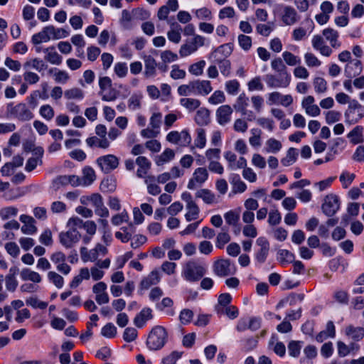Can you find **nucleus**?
I'll return each mask as SVG.
<instances>
[{"mask_svg": "<svg viewBox=\"0 0 364 364\" xmlns=\"http://www.w3.org/2000/svg\"><path fill=\"white\" fill-rule=\"evenodd\" d=\"M153 318L152 310L150 308H144L134 318V323L138 328L144 326L147 321Z\"/></svg>", "mask_w": 364, "mask_h": 364, "instance_id": "412c9836", "label": "nucleus"}, {"mask_svg": "<svg viewBox=\"0 0 364 364\" xmlns=\"http://www.w3.org/2000/svg\"><path fill=\"white\" fill-rule=\"evenodd\" d=\"M247 87L250 91L263 90L264 85L261 81L260 77H255L252 80H250L247 83Z\"/></svg>", "mask_w": 364, "mask_h": 364, "instance_id": "69168bd1", "label": "nucleus"}, {"mask_svg": "<svg viewBox=\"0 0 364 364\" xmlns=\"http://www.w3.org/2000/svg\"><path fill=\"white\" fill-rule=\"evenodd\" d=\"M18 268L13 267L10 268L9 274L4 277L6 289L9 291H14L18 286L16 275L18 273Z\"/></svg>", "mask_w": 364, "mask_h": 364, "instance_id": "a878e982", "label": "nucleus"}, {"mask_svg": "<svg viewBox=\"0 0 364 364\" xmlns=\"http://www.w3.org/2000/svg\"><path fill=\"white\" fill-rule=\"evenodd\" d=\"M107 248L102 245L98 243L95 248L90 250V262H95L100 256H105L107 254Z\"/></svg>", "mask_w": 364, "mask_h": 364, "instance_id": "ea45409f", "label": "nucleus"}, {"mask_svg": "<svg viewBox=\"0 0 364 364\" xmlns=\"http://www.w3.org/2000/svg\"><path fill=\"white\" fill-rule=\"evenodd\" d=\"M250 132L252 134V136L249 139L250 145L254 147L260 146L262 131L259 129L254 128L250 130Z\"/></svg>", "mask_w": 364, "mask_h": 364, "instance_id": "3c124183", "label": "nucleus"}, {"mask_svg": "<svg viewBox=\"0 0 364 364\" xmlns=\"http://www.w3.org/2000/svg\"><path fill=\"white\" fill-rule=\"evenodd\" d=\"M226 92L231 95H235L240 90V83L237 80H228L225 85Z\"/></svg>", "mask_w": 364, "mask_h": 364, "instance_id": "4d7b16f0", "label": "nucleus"}, {"mask_svg": "<svg viewBox=\"0 0 364 364\" xmlns=\"http://www.w3.org/2000/svg\"><path fill=\"white\" fill-rule=\"evenodd\" d=\"M114 72L119 77H125L128 73V67L127 63L124 62H118L115 63Z\"/></svg>", "mask_w": 364, "mask_h": 364, "instance_id": "680f3d73", "label": "nucleus"}, {"mask_svg": "<svg viewBox=\"0 0 364 364\" xmlns=\"http://www.w3.org/2000/svg\"><path fill=\"white\" fill-rule=\"evenodd\" d=\"M48 279L52 282L58 289H61L64 284V279L59 274L55 272L50 271L48 273Z\"/></svg>", "mask_w": 364, "mask_h": 364, "instance_id": "09e8293b", "label": "nucleus"}, {"mask_svg": "<svg viewBox=\"0 0 364 364\" xmlns=\"http://www.w3.org/2000/svg\"><path fill=\"white\" fill-rule=\"evenodd\" d=\"M195 122L200 126L207 125L210 122V112L208 109H199L195 116Z\"/></svg>", "mask_w": 364, "mask_h": 364, "instance_id": "c756f323", "label": "nucleus"}, {"mask_svg": "<svg viewBox=\"0 0 364 364\" xmlns=\"http://www.w3.org/2000/svg\"><path fill=\"white\" fill-rule=\"evenodd\" d=\"M208 178V172L205 168H197L194 171L192 178L189 180L187 188L191 190L196 189L198 186L205 183Z\"/></svg>", "mask_w": 364, "mask_h": 364, "instance_id": "9d476101", "label": "nucleus"}, {"mask_svg": "<svg viewBox=\"0 0 364 364\" xmlns=\"http://www.w3.org/2000/svg\"><path fill=\"white\" fill-rule=\"evenodd\" d=\"M193 81L196 95L206 96L212 92L213 87L210 81L208 80H196Z\"/></svg>", "mask_w": 364, "mask_h": 364, "instance_id": "6ab92c4d", "label": "nucleus"}, {"mask_svg": "<svg viewBox=\"0 0 364 364\" xmlns=\"http://www.w3.org/2000/svg\"><path fill=\"white\" fill-rule=\"evenodd\" d=\"M205 61L201 60L197 63L191 65L188 68V71L193 75L200 76L203 73V69L205 66Z\"/></svg>", "mask_w": 364, "mask_h": 364, "instance_id": "8fccbe9b", "label": "nucleus"}, {"mask_svg": "<svg viewBox=\"0 0 364 364\" xmlns=\"http://www.w3.org/2000/svg\"><path fill=\"white\" fill-rule=\"evenodd\" d=\"M282 147V143L274 138H270L267 140L264 150L267 153H277Z\"/></svg>", "mask_w": 364, "mask_h": 364, "instance_id": "79ce46f5", "label": "nucleus"}, {"mask_svg": "<svg viewBox=\"0 0 364 364\" xmlns=\"http://www.w3.org/2000/svg\"><path fill=\"white\" fill-rule=\"evenodd\" d=\"M81 235L76 228H70L59 235L60 242L66 248L72 247L80 240Z\"/></svg>", "mask_w": 364, "mask_h": 364, "instance_id": "1a4fd4ad", "label": "nucleus"}, {"mask_svg": "<svg viewBox=\"0 0 364 364\" xmlns=\"http://www.w3.org/2000/svg\"><path fill=\"white\" fill-rule=\"evenodd\" d=\"M232 113V109L230 105H225L220 106L216 111L218 122L222 126L229 123L231 119Z\"/></svg>", "mask_w": 364, "mask_h": 364, "instance_id": "f3484780", "label": "nucleus"}, {"mask_svg": "<svg viewBox=\"0 0 364 364\" xmlns=\"http://www.w3.org/2000/svg\"><path fill=\"white\" fill-rule=\"evenodd\" d=\"M213 62L218 65L220 73L225 77L231 74V63L227 59L216 58Z\"/></svg>", "mask_w": 364, "mask_h": 364, "instance_id": "4c0bfd02", "label": "nucleus"}, {"mask_svg": "<svg viewBox=\"0 0 364 364\" xmlns=\"http://www.w3.org/2000/svg\"><path fill=\"white\" fill-rule=\"evenodd\" d=\"M97 164L105 173H109L119 166V159L113 154H107L97 159Z\"/></svg>", "mask_w": 364, "mask_h": 364, "instance_id": "0eeeda50", "label": "nucleus"}, {"mask_svg": "<svg viewBox=\"0 0 364 364\" xmlns=\"http://www.w3.org/2000/svg\"><path fill=\"white\" fill-rule=\"evenodd\" d=\"M48 65L39 58H33L27 60L23 64V68L26 70L35 69L38 72H41L46 69Z\"/></svg>", "mask_w": 364, "mask_h": 364, "instance_id": "c85d7f7f", "label": "nucleus"}, {"mask_svg": "<svg viewBox=\"0 0 364 364\" xmlns=\"http://www.w3.org/2000/svg\"><path fill=\"white\" fill-rule=\"evenodd\" d=\"M95 178V173L92 168L86 166L82 169V178L81 179L82 186H90L93 183Z\"/></svg>", "mask_w": 364, "mask_h": 364, "instance_id": "c9c22d12", "label": "nucleus"}, {"mask_svg": "<svg viewBox=\"0 0 364 364\" xmlns=\"http://www.w3.org/2000/svg\"><path fill=\"white\" fill-rule=\"evenodd\" d=\"M6 117L20 122H28L34 117V114L26 103L10 102L6 105Z\"/></svg>", "mask_w": 364, "mask_h": 364, "instance_id": "f257e3e1", "label": "nucleus"}, {"mask_svg": "<svg viewBox=\"0 0 364 364\" xmlns=\"http://www.w3.org/2000/svg\"><path fill=\"white\" fill-rule=\"evenodd\" d=\"M182 352L173 351L162 359V364H176V361L182 356Z\"/></svg>", "mask_w": 364, "mask_h": 364, "instance_id": "774afa93", "label": "nucleus"}, {"mask_svg": "<svg viewBox=\"0 0 364 364\" xmlns=\"http://www.w3.org/2000/svg\"><path fill=\"white\" fill-rule=\"evenodd\" d=\"M146 77H154L156 73V61L151 55H144V58Z\"/></svg>", "mask_w": 364, "mask_h": 364, "instance_id": "b1692460", "label": "nucleus"}, {"mask_svg": "<svg viewBox=\"0 0 364 364\" xmlns=\"http://www.w3.org/2000/svg\"><path fill=\"white\" fill-rule=\"evenodd\" d=\"M336 336V328L333 321H329L327 322L326 328L321 331L316 336V340L322 343L323 341L328 338H334Z\"/></svg>", "mask_w": 364, "mask_h": 364, "instance_id": "393cba45", "label": "nucleus"}, {"mask_svg": "<svg viewBox=\"0 0 364 364\" xmlns=\"http://www.w3.org/2000/svg\"><path fill=\"white\" fill-rule=\"evenodd\" d=\"M314 102V97L311 95L304 97L301 102L302 108L304 109L306 114L311 117L318 116L321 113L320 108Z\"/></svg>", "mask_w": 364, "mask_h": 364, "instance_id": "f8f14e48", "label": "nucleus"}, {"mask_svg": "<svg viewBox=\"0 0 364 364\" xmlns=\"http://www.w3.org/2000/svg\"><path fill=\"white\" fill-rule=\"evenodd\" d=\"M53 26L44 27L41 31L33 35L31 41L34 45L40 44L43 42H48L53 39Z\"/></svg>", "mask_w": 364, "mask_h": 364, "instance_id": "2eb2a0df", "label": "nucleus"}, {"mask_svg": "<svg viewBox=\"0 0 364 364\" xmlns=\"http://www.w3.org/2000/svg\"><path fill=\"white\" fill-rule=\"evenodd\" d=\"M298 152L294 148H289L287 151V156L281 161L284 166L292 165L297 159Z\"/></svg>", "mask_w": 364, "mask_h": 364, "instance_id": "a18cd8bd", "label": "nucleus"}, {"mask_svg": "<svg viewBox=\"0 0 364 364\" xmlns=\"http://www.w3.org/2000/svg\"><path fill=\"white\" fill-rule=\"evenodd\" d=\"M39 113L42 117L48 121L51 120L55 115L53 108L49 105L41 106L39 109Z\"/></svg>", "mask_w": 364, "mask_h": 364, "instance_id": "bf43d9fd", "label": "nucleus"}, {"mask_svg": "<svg viewBox=\"0 0 364 364\" xmlns=\"http://www.w3.org/2000/svg\"><path fill=\"white\" fill-rule=\"evenodd\" d=\"M230 239L228 230L223 228L217 235L215 245L218 248L223 249L225 245L230 241Z\"/></svg>", "mask_w": 364, "mask_h": 364, "instance_id": "a19ab883", "label": "nucleus"}, {"mask_svg": "<svg viewBox=\"0 0 364 364\" xmlns=\"http://www.w3.org/2000/svg\"><path fill=\"white\" fill-rule=\"evenodd\" d=\"M264 79L270 88H287L290 85L291 77L289 73H282L277 75L267 74Z\"/></svg>", "mask_w": 364, "mask_h": 364, "instance_id": "20e7f679", "label": "nucleus"}, {"mask_svg": "<svg viewBox=\"0 0 364 364\" xmlns=\"http://www.w3.org/2000/svg\"><path fill=\"white\" fill-rule=\"evenodd\" d=\"M225 101V96L223 91L216 90L208 98V102L211 105H218Z\"/></svg>", "mask_w": 364, "mask_h": 364, "instance_id": "e2e57ef3", "label": "nucleus"}, {"mask_svg": "<svg viewBox=\"0 0 364 364\" xmlns=\"http://www.w3.org/2000/svg\"><path fill=\"white\" fill-rule=\"evenodd\" d=\"M46 53L45 60L53 65H60L62 63V56L58 53L54 46L43 49Z\"/></svg>", "mask_w": 364, "mask_h": 364, "instance_id": "bb28decb", "label": "nucleus"}, {"mask_svg": "<svg viewBox=\"0 0 364 364\" xmlns=\"http://www.w3.org/2000/svg\"><path fill=\"white\" fill-rule=\"evenodd\" d=\"M230 183L232 185L234 193H243L247 189L246 184L240 179L238 174H232L230 176Z\"/></svg>", "mask_w": 364, "mask_h": 364, "instance_id": "473e14b6", "label": "nucleus"}, {"mask_svg": "<svg viewBox=\"0 0 364 364\" xmlns=\"http://www.w3.org/2000/svg\"><path fill=\"white\" fill-rule=\"evenodd\" d=\"M18 214V209L14 206L2 208L0 210V217L1 220H6Z\"/></svg>", "mask_w": 364, "mask_h": 364, "instance_id": "864d4df0", "label": "nucleus"}, {"mask_svg": "<svg viewBox=\"0 0 364 364\" xmlns=\"http://www.w3.org/2000/svg\"><path fill=\"white\" fill-rule=\"evenodd\" d=\"M27 305L35 309H44L48 306V303L40 301L36 296H31L26 301Z\"/></svg>", "mask_w": 364, "mask_h": 364, "instance_id": "0e129e2a", "label": "nucleus"}, {"mask_svg": "<svg viewBox=\"0 0 364 364\" xmlns=\"http://www.w3.org/2000/svg\"><path fill=\"white\" fill-rule=\"evenodd\" d=\"M196 197L201 198L206 204H212L216 201L215 196L208 189H200L196 193Z\"/></svg>", "mask_w": 364, "mask_h": 364, "instance_id": "e433bc0d", "label": "nucleus"}, {"mask_svg": "<svg viewBox=\"0 0 364 364\" xmlns=\"http://www.w3.org/2000/svg\"><path fill=\"white\" fill-rule=\"evenodd\" d=\"M86 143L88 146L98 147L100 149H106L110 146V141L108 139H102L100 136H91L86 139Z\"/></svg>", "mask_w": 364, "mask_h": 364, "instance_id": "cd10ccee", "label": "nucleus"}, {"mask_svg": "<svg viewBox=\"0 0 364 364\" xmlns=\"http://www.w3.org/2000/svg\"><path fill=\"white\" fill-rule=\"evenodd\" d=\"M363 127L356 126L348 134L347 136L350 139L352 144H357L363 141Z\"/></svg>", "mask_w": 364, "mask_h": 364, "instance_id": "72a5a7b5", "label": "nucleus"}, {"mask_svg": "<svg viewBox=\"0 0 364 364\" xmlns=\"http://www.w3.org/2000/svg\"><path fill=\"white\" fill-rule=\"evenodd\" d=\"M107 284L103 282H100L92 287V291L95 294V301L99 305L109 303V298L107 293Z\"/></svg>", "mask_w": 364, "mask_h": 364, "instance_id": "9b49d317", "label": "nucleus"}, {"mask_svg": "<svg viewBox=\"0 0 364 364\" xmlns=\"http://www.w3.org/2000/svg\"><path fill=\"white\" fill-rule=\"evenodd\" d=\"M198 50L197 47L192 43L191 40L183 44L179 50L181 57H186L195 53Z\"/></svg>", "mask_w": 364, "mask_h": 364, "instance_id": "49530a36", "label": "nucleus"}, {"mask_svg": "<svg viewBox=\"0 0 364 364\" xmlns=\"http://www.w3.org/2000/svg\"><path fill=\"white\" fill-rule=\"evenodd\" d=\"M314 87L316 92L323 93L327 89L326 81L320 77H317L314 80Z\"/></svg>", "mask_w": 364, "mask_h": 364, "instance_id": "338daca9", "label": "nucleus"}, {"mask_svg": "<svg viewBox=\"0 0 364 364\" xmlns=\"http://www.w3.org/2000/svg\"><path fill=\"white\" fill-rule=\"evenodd\" d=\"M282 57L285 63L290 66H294L301 63V59L298 56L289 51H284L282 53Z\"/></svg>", "mask_w": 364, "mask_h": 364, "instance_id": "6e6d98bb", "label": "nucleus"}, {"mask_svg": "<svg viewBox=\"0 0 364 364\" xmlns=\"http://www.w3.org/2000/svg\"><path fill=\"white\" fill-rule=\"evenodd\" d=\"M19 220L23 223L21 228L23 234L34 235L37 232L38 228L36 226V220L33 217L28 215H21Z\"/></svg>", "mask_w": 364, "mask_h": 364, "instance_id": "ddd939ff", "label": "nucleus"}, {"mask_svg": "<svg viewBox=\"0 0 364 364\" xmlns=\"http://www.w3.org/2000/svg\"><path fill=\"white\" fill-rule=\"evenodd\" d=\"M186 208L188 210V213L185 215L186 220L191 221L196 219L199 214V208L196 203H194L189 205H186Z\"/></svg>", "mask_w": 364, "mask_h": 364, "instance_id": "052dcab7", "label": "nucleus"}, {"mask_svg": "<svg viewBox=\"0 0 364 364\" xmlns=\"http://www.w3.org/2000/svg\"><path fill=\"white\" fill-rule=\"evenodd\" d=\"M161 280V276L159 270L151 271L146 277L143 278L139 284V290L144 291L148 289L152 285L158 284Z\"/></svg>", "mask_w": 364, "mask_h": 364, "instance_id": "4468645a", "label": "nucleus"}, {"mask_svg": "<svg viewBox=\"0 0 364 364\" xmlns=\"http://www.w3.org/2000/svg\"><path fill=\"white\" fill-rule=\"evenodd\" d=\"M196 134L197 136L194 140V146L191 148V149H193L194 147L203 149L206 144L205 131L204 129L202 128L197 129Z\"/></svg>", "mask_w": 364, "mask_h": 364, "instance_id": "c03bdc74", "label": "nucleus"}, {"mask_svg": "<svg viewBox=\"0 0 364 364\" xmlns=\"http://www.w3.org/2000/svg\"><path fill=\"white\" fill-rule=\"evenodd\" d=\"M322 34L333 48H338L341 47V43L338 40L339 33L336 30L331 28H327L323 30Z\"/></svg>", "mask_w": 364, "mask_h": 364, "instance_id": "4be33fe9", "label": "nucleus"}, {"mask_svg": "<svg viewBox=\"0 0 364 364\" xmlns=\"http://www.w3.org/2000/svg\"><path fill=\"white\" fill-rule=\"evenodd\" d=\"M166 140L174 144L181 146H188L191 142V136L188 130L184 129L181 132L171 131L166 135Z\"/></svg>", "mask_w": 364, "mask_h": 364, "instance_id": "423d86ee", "label": "nucleus"}, {"mask_svg": "<svg viewBox=\"0 0 364 364\" xmlns=\"http://www.w3.org/2000/svg\"><path fill=\"white\" fill-rule=\"evenodd\" d=\"M362 64L359 60H350L345 68V73L348 77L352 78L360 74L362 72Z\"/></svg>", "mask_w": 364, "mask_h": 364, "instance_id": "aec40b11", "label": "nucleus"}, {"mask_svg": "<svg viewBox=\"0 0 364 364\" xmlns=\"http://www.w3.org/2000/svg\"><path fill=\"white\" fill-rule=\"evenodd\" d=\"M168 333L161 326H154L148 335L146 346L150 350L161 349L167 342Z\"/></svg>", "mask_w": 364, "mask_h": 364, "instance_id": "f03ea898", "label": "nucleus"}, {"mask_svg": "<svg viewBox=\"0 0 364 364\" xmlns=\"http://www.w3.org/2000/svg\"><path fill=\"white\" fill-rule=\"evenodd\" d=\"M323 213L331 217L334 215L340 208L339 198L334 194H329L324 198L323 203L321 206Z\"/></svg>", "mask_w": 364, "mask_h": 364, "instance_id": "6e6552de", "label": "nucleus"}, {"mask_svg": "<svg viewBox=\"0 0 364 364\" xmlns=\"http://www.w3.org/2000/svg\"><path fill=\"white\" fill-rule=\"evenodd\" d=\"M346 334L353 340L360 341L364 337V328L348 326L346 328Z\"/></svg>", "mask_w": 364, "mask_h": 364, "instance_id": "2f4dec72", "label": "nucleus"}, {"mask_svg": "<svg viewBox=\"0 0 364 364\" xmlns=\"http://www.w3.org/2000/svg\"><path fill=\"white\" fill-rule=\"evenodd\" d=\"M300 19L296 11L291 6H285L282 16V22L287 26L295 24Z\"/></svg>", "mask_w": 364, "mask_h": 364, "instance_id": "dca6fc26", "label": "nucleus"}, {"mask_svg": "<svg viewBox=\"0 0 364 364\" xmlns=\"http://www.w3.org/2000/svg\"><path fill=\"white\" fill-rule=\"evenodd\" d=\"M232 52V46L230 43H226L220 46L214 51H213L209 56V58L213 60H216V58L226 59Z\"/></svg>", "mask_w": 364, "mask_h": 364, "instance_id": "a211bd4d", "label": "nucleus"}, {"mask_svg": "<svg viewBox=\"0 0 364 364\" xmlns=\"http://www.w3.org/2000/svg\"><path fill=\"white\" fill-rule=\"evenodd\" d=\"M129 219L128 213L126 210H123L121 213L113 215L111 219V222L112 225L118 226L123 223H127Z\"/></svg>", "mask_w": 364, "mask_h": 364, "instance_id": "13d9d810", "label": "nucleus"}, {"mask_svg": "<svg viewBox=\"0 0 364 364\" xmlns=\"http://www.w3.org/2000/svg\"><path fill=\"white\" fill-rule=\"evenodd\" d=\"M180 104L181 106L186 108L189 112H193L200 105V102L198 99L194 98H181L180 100Z\"/></svg>", "mask_w": 364, "mask_h": 364, "instance_id": "37998d69", "label": "nucleus"}, {"mask_svg": "<svg viewBox=\"0 0 364 364\" xmlns=\"http://www.w3.org/2000/svg\"><path fill=\"white\" fill-rule=\"evenodd\" d=\"M21 277L23 281H31L33 283H40L42 280L41 275L30 269H23L21 272Z\"/></svg>", "mask_w": 364, "mask_h": 364, "instance_id": "7c9ffc66", "label": "nucleus"}, {"mask_svg": "<svg viewBox=\"0 0 364 364\" xmlns=\"http://www.w3.org/2000/svg\"><path fill=\"white\" fill-rule=\"evenodd\" d=\"M236 269L230 259H220L213 264L214 273L220 277L234 274Z\"/></svg>", "mask_w": 364, "mask_h": 364, "instance_id": "39448f33", "label": "nucleus"}, {"mask_svg": "<svg viewBox=\"0 0 364 364\" xmlns=\"http://www.w3.org/2000/svg\"><path fill=\"white\" fill-rule=\"evenodd\" d=\"M53 72L54 80L57 83L65 84L70 80L69 74L65 70H58L57 68H50L49 70V73H53Z\"/></svg>", "mask_w": 364, "mask_h": 364, "instance_id": "58836bf2", "label": "nucleus"}, {"mask_svg": "<svg viewBox=\"0 0 364 364\" xmlns=\"http://www.w3.org/2000/svg\"><path fill=\"white\" fill-rule=\"evenodd\" d=\"M65 97L68 100L77 99L81 100L84 97V93L82 90L78 87H73L67 90L65 93Z\"/></svg>", "mask_w": 364, "mask_h": 364, "instance_id": "5fc2aeb1", "label": "nucleus"}, {"mask_svg": "<svg viewBox=\"0 0 364 364\" xmlns=\"http://www.w3.org/2000/svg\"><path fill=\"white\" fill-rule=\"evenodd\" d=\"M277 259L282 264L291 263L294 260V255L287 250H280L278 252Z\"/></svg>", "mask_w": 364, "mask_h": 364, "instance_id": "de8ad7c7", "label": "nucleus"}, {"mask_svg": "<svg viewBox=\"0 0 364 364\" xmlns=\"http://www.w3.org/2000/svg\"><path fill=\"white\" fill-rule=\"evenodd\" d=\"M136 164L139 166L136 171V176L139 178H144L151 166V161L145 156H138Z\"/></svg>", "mask_w": 364, "mask_h": 364, "instance_id": "5701e85b", "label": "nucleus"}, {"mask_svg": "<svg viewBox=\"0 0 364 364\" xmlns=\"http://www.w3.org/2000/svg\"><path fill=\"white\" fill-rule=\"evenodd\" d=\"M177 91L180 96H188L191 94L196 95L194 81H191L186 85H180Z\"/></svg>", "mask_w": 364, "mask_h": 364, "instance_id": "603ef678", "label": "nucleus"}, {"mask_svg": "<svg viewBox=\"0 0 364 364\" xmlns=\"http://www.w3.org/2000/svg\"><path fill=\"white\" fill-rule=\"evenodd\" d=\"M249 105V98L245 93H241L237 98L233 105V108L236 112L242 113L247 109Z\"/></svg>", "mask_w": 364, "mask_h": 364, "instance_id": "f704fd0d", "label": "nucleus"}, {"mask_svg": "<svg viewBox=\"0 0 364 364\" xmlns=\"http://www.w3.org/2000/svg\"><path fill=\"white\" fill-rule=\"evenodd\" d=\"M205 272L206 268L204 265L195 260H191L184 265L182 275L186 280L194 282L200 280Z\"/></svg>", "mask_w": 364, "mask_h": 364, "instance_id": "7ed1b4c3", "label": "nucleus"}]
</instances>
